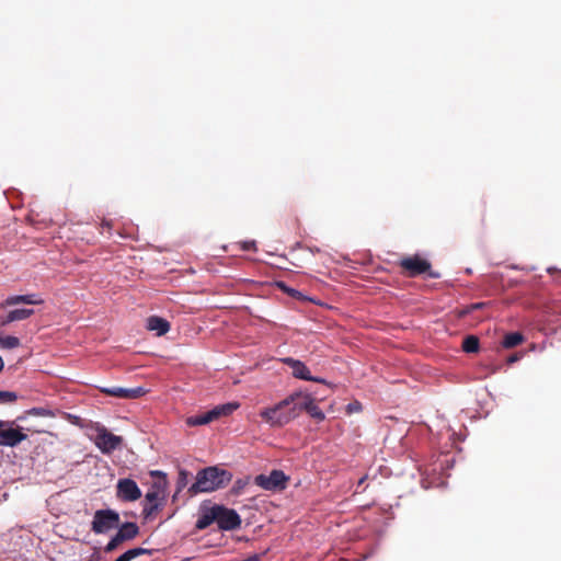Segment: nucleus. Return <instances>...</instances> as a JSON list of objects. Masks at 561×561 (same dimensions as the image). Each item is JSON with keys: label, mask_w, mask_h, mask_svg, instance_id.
<instances>
[{"label": "nucleus", "mask_w": 561, "mask_h": 561, "mask_svg": "<svg viewBox=\"0 0 561 561\" xmlns=\"http://www.w3.org/2000/svg\"><path fill=\"white\" fill-rule=\"evenodd\" d=\"M298 394L290 393L274 405L262 409L259 413L262 421L272 428L284 427L298 416L296 399Z\"/></svg>", "instance_id": "1"}, {"label": "nucleus", "mask_w": 561, "mask_h": 561, "mask_svg": "<svg viewBox=\"0 0 561 561\" xmlns=\"http://www.w3.org/2000/svg\"><path fill=\"white\" fill-rule=\"evenodd\" d=\"M231 480L230 471L217 466L207 467L197 472L196 481L188 488V492L191 495L214 492L228 485Z\"/></svg>", "instance_id": "2"}, {"label": "nucleus", "mask_w": 561, "mask_h": 561, "mask_svg": "<svg viewBox=\"0 0 561 561\" xmlns=\"http://www.w3.org/2000/svg\"><path fill=\"white\" fill-rule=\"evenodd\" d=\"M150 476L154 478V480L145 495L146 501L149 503V505L144 507L146 517L151 516L162 507L168 486L167 474L164 472L152 470L150 471Z\"/></svg>", "instance_id": "3"}, {"label": "nucleus", "mask_w": 561, "mask_h": 561, "mask_svg": "<svg viewBox=\"0 0 561 561\" xmlns=\"http://www.w3.org/2000/svg\"><path fill=\"white\" fill-rule=\"evenodd\" d=\"M239 407L240 404L238 402H227L219 404L205 413L187 417L186 424L188 426L206 425L221 416H228L232 414L236 410L239 409Z\"/></svg>", "instance_id": "4"}, {"label": "nucleus", "mask_w": 561, "mask_h": 561, "mask_svg": "<svg viewBox=\"0 0 561 561\" xmlns=\"http://www.w3.org/2000/svg\"><path fill=\"white\" fill-rule=\"evenodd\" d=\"M119 514L111 508L98 510L93 515L91 530L94 534H106L119 526Z\"/></svg>", "instance_id": "5"}, {"label": "nucleus", "mask_w": 561, "mask_h": 561, "mask_svg": "<svg viewBox=\"0 0 561 561\" xmlns=\"http://www.w3.org/2000/svg\"><path fill=\"white\" fill-rule=\"evenodd\" d=\"M399 265L405 271L407 275L410 277H415L424 273H427V275L431 278L440 277V274L438 272H434L431 270V263L419 255L403 257L400 261Z\"/></svg>", "instance_id": "6"}, {"label": "nucleus", "mask_w": 561, "mask_h": 561, "mask_svg": "<svg viewBox=\"0 0 561 561\" xmlns=\"http://www.w3.org/2000/svg\"><path fill=\"white\" fill-rule=\"evenodd\" d=\"M289 477L282 470H272L270 474H259L254 478V483L265 491L279 492L287 488Z\"/></svg>", "instance_id": "7"}, {"label": "nucleus", "mask_w": 561, "mask_h": 561, "mask_svg": "<svg viewBox=\"0 0 561 561\" xmlns=\"http://www.w3.org/2000/svg\"><path fill=\"white\" fill-rule=\"evenodd\" d=\"M27 438L22 428L14 427L13 422L0 420V446L15 447Z\"/></svg>", "instance_id": "8"}, {"label": "nucleus", "mask_w": 561, "mask_h": 561, "mask_svg": "<svg viewBox=\"0 0 561 561\" xmlns=\"http://www.w3.org/2000/svg\"><path fill=\"white\" fill-rule=\"evenodd\" d=\"M139 534V527L136 523L126 522L118 527L115 536L111 538V540L104 547V551L106 553L112 552L118 548V546L124 541H129L137 537Z\"/></svg>", "instance_id": "9"}, {"label": "nucleus", "mask_w": 561, "mask_h": 561, "mask_svg": "<svg viewBox=\"0 0 561 561\" xmlns=\"http://www.w3.org/2000/svg\"><path fill=\"white\" fill-rule=\"evenodd\" d=\"M217 519L216 523L220 530L229 531L234 530L241 526L240 515L232 508H228L224 505H217Z\"/></svg>", "instance_id": "10"}, {"label": "nucleus", "mask_w": 561, "mask_h": 561, "mask_svg": "<svg viewBox=\"0 0 561 561\" xmlns=\"http://www.w3.org/2000/svg\"><path fill=\"white\" fill-rule=\"evenodd\" d=\"M298 394L296 401V408H298V415L306 411L312 419L321 422L325 419L324 413L318 407L314 399L309 393H304L300 391L294 392Z\"/></svg>", "instance_id": "11"}, {"label": "nucleus", "mask_w": 561, "mask_h": 561, "mask_svg": "<svg viewBox=\"0 0 561 561\" xmlns=\"http://www.w3.org/2000/svg\"><path fill=\"white\" fill-rule=\"evenodd\" d=\"M94 443L103 454H111L119 448L123 439L121 436L108 432L105 427H101L98 428Z\"/></svg>", "instance_id": "12"}, {"label": "nucleus", "mask_w": 561, "mask_h": 561, "mask_svg": "<svg viewBox=\"0 0 561 561\" xmlns=\"http://www.w3.org/2000/svg\"><path fill=\"white\" fill-rule=\"evenodd\" d=\"M116 496L123 502H135L141 497V490L133 479L123 478L117 481Z\"/></svg>", "instance_id": "13"}, {"label": "nucleus", "mask_w": 561, "mask_h": 561, "mask_svg": "<svg viewBox=\"0 0 561 561\" xmlns=\"http://www.w3.org/2000/svg\"><path fill=\"white\" fill-rule=\"evenodd\" d=\"M100 391L106 396L121 399H136L146 393L142 387L123 388V387H100Z\"/></svg>", "instance_id": "14"}, {"label": "nucleus", "mask_w": 561, "mask_h": 561, "mask_svg": "<svg viewBox=\"0 0 561 561\" xmlns=\"http://www.w3.org/2000/svg\"><path fill=\"white\" fill-rule=\"evenodd\" d=\"M284 363L293 369V376L298 379L324 382V379L311 376L309 368L298 359L287 357L284 359Z\"/></svg>", "instance_id": "15"}, {"label": "nucleus", "mask_w": 561, "mask_h": 561, "mask_svg": "<svg viewBox=\"0 0 561 561\" xmlns=\"http://www.w3.org/2000/svg\"><path fill=\"white\" fill-rule=\"evenodd\" d=\"M44 300L35 294H27V295H13L7 297L2 304V308L20 305V304H26V305H41Z\"/></svg>", "instance_id": "16"}, {"label": "nucleus", "mask_w": 561, "mask_h": 561, "mask_svg": "<svg viewBox=\"0 0 561 561\" xmlns=\"http://www.w3.org/2000/svg\"><path fill=\"white\" fill-rule=\"evenodd\" d=\"M217 511L216 504L209 507H201L198 518L195 524L197 530L206 529L213 523H216Z\"/></svg>", "instance_id": "17"}, {"label": "nucleus", "mask_w": 561, "mask_h": 561, "mask_svg": "<svg viewBox=\"0 0 561 561\" xmlns=\"http://www.w3.org/2000/svg\"><path fill=\"white\" fill-rule=\"evenodd\" d=\"M146 327L149 331H154L158 336L167 334L170 330L169 321L158 316L149 317Z\"/></svg>", "instance_id": "18"}, {"label": "nucleus", "mask_w": 561, "mask_h": 561, "mask_svg": "<svg viewBox=\"0 0 561 561\" xmlns=\"http://www.w3.org/2000/svg\"><path fill=\"white\" fill-rule=\"evenodd\" d=\"M34 313L33 309L19 308L8 312L5 319L2 320V324H8L15 321H21L30 318Z\"/></svg>", "instance_id": "19"}, {"label": "nucleus", "mask_w": 561, "mask_h": 561, "mask_svg": "<svg viewBox=\"0 0 561 561\" xmlns=\"http://www.w3.org/2000/svg\"><path fill=\"white\" fill-rule=\"evenodd\" d=\"M142 554H151V550L146 548H133L127 551H125L123 554H121L117 559L114 561H131Z\"/></svg>", "instance_id": "20"}, {"label": "nucleus", "mask_w": 561, "mask_h": 561, "mask_svg": "<svg viewBox=\"0 0 561 561\" xmlns=\"http://www.w3.org/2000/svg\"><path fill=\"white\" fill-rule=\"evenodd\" d=\"M524 341V335L519 332H511V333H507L505 334L503 341H502V346L504 348H513L517 345H519L520 343H523Z\"/></svg>", "instance_id": "21"}, {"label": "nucleus", "mask_w": 561, "mask_h": 561, "mask_svg": "<svg viewBox=\"0 0 561 561\" xmlns=\"http://www.w3.org/2000/svg\"><path fill=\"white\" fill-rule=\"evenodd\" d=\"M250 480L249 476L237 479L231 488V494L236 496L241 495L244 489L250 484Z\"/></svg>", "instance_id": "22"}, {"label": "nucleus", "mask_w": 561, "mask_h": 561, "mask_svg": "<svg viewBox=\"0 0 561 561\" xmlns=\"http://www.w3.org/2000/svg\"><path fill=\"white\" fill-rule=\"evenodd\" d=\"M462 350L466 353H476L479 350V339L474 335H468L462 342Z\"/></svg>", "instance_id": "23"}, {"label": "nucleus", "mask_w": 561, "mask_h": 561, "mask_svg": "<svg viewBox=\"0 0 561 561\" xmlns=\"http://www.w3.org/2000/svg\"><path fill=\"white\" fill-rule=\"evenodd\" d=\"M27 415H32V416H43V417H54L55 416V412L48 408H44V407H36V408H32L30 410H27L25 412Z\"/></svg>", "instance_id": "24"}, {"label": "nucleus", "mask_w": 561, "mask_h": 561, "mask_svg": "<svg viewBox=\"0 0 561 561\" xmlns=\"http://www.w3.org/2000/svg\"><path fill=\"white\" fill-rule=\"evenodd\" d=\"M20 345V340L12 335L0 336V347L12 350Z\"/></svg>", "instance_id": "25"}, {"label": "nucleus", "mask_w": 561, "mask_h": 561, "mask_svg": "<svg viewBox=\"0 0 561 561\" xmlns=\"http://www.w3.org/2000/svg\"><path fill=\"white\" fill-rule=\"evenodd\" d=\"M18 400V394L14 391L0 390V404L12 403Z\"/></svg>", "instance_id": "26"}, {"label": "nucleus", "mask_w": 561, "mask_h": 561, "mask_svg": "<svg viewBox=\"0 0 561 561\" xmlns=\"http://www.w3.org/2000/svg\"><path fill=\"white\" fill-rule=\"evenodd\" d=\"M188 472L185 469H181L179 471V477L176 481L178 492L184 489L187 484Z\"/></svg>", "instance_id": "27"}, {"label": "nucleus", "mask_w": 561, "mask_h": 561, "mask_svg": "<svg viewBox=\"0 0 561 561\" xmlns=\"http://www.w3.org/2000/svg\"><path fill=\"white\" fill-rule=\"evenodd\" d=\"M240 249L242 251H251V250H256V244H255V241L254 240H250V241H242L240 242Z\"/></svg>", "instance_id": "28"}, {"label": "nucleus", "mask_w": 561, "mask_h": 561, "mask_svg": "<svg viewBox=\"0 0 561 561\" xmlns=\"http://www.w3.org/2000/svg\"><path fill=\"white\" fill-rule=\"evenodd\" d=\"M278 286L284 290L286 291L287 294H289L291 297H300L301 294L294 289V288H289L287 287L284 283H278Z\"/></svg>", "instance_id": "29"}, {"label": "nucleus", "mask_w": 561, "mask_h": 561, "mask_svg": "<svg viewBox=\"0 0 561 561\" xmlns=\"http://www.w3.org/2000/svg\"><path fill=\"white\" fill-rule=\"evenodd\" d=\"M346 409L348 413L359 412L362 411V404L358 401L351 402Z\"/></svg>", "instance_id": "30"}, {"label": "nucleus", "mask_w": 561, "mask_h": 561, "mask_svg": "<svg viewBox=\"0 0 561 561\" xmlns=\"http://www.w3.org/2000/svg\"><path fill=\"white\" fill-rule=\"evenodd\" d=\"M520 357H522V355H520V354H514V355H511V356L507 358V363H508V364H513V363H515V362L519 360V359H520Z\"/></svg>", "instance_id": "31"}, {"label": "nucleus", "mask_w": 561, "mask_h": 561, "mask_svg": "<svg viewBox=\"0 0 561 561\" xmlns=\"http://www.w3.org/2000/svg\"><path fill=\"white\" fill-rule=\"evenodd\" d=\"M102 228H107L108 230L112 228V224L108 220H103L101 224Z\"/></svg>", "instance_id": "32"}, {"label": "nucleus", "mask_w": 561, "mask_h": 561, "mask_svg": "<svg viewBox=\"0 0 561 561\" xmlns=\"http://www.w3.org/2000/svg\"><path fill=\"white\" fill-rule=\"evenodd\" d=\"M484 306V302H477L471 306V309H480Z\"/></svg>", "instance_id": "33"}, {"label": "nucleus", "mask_w": 561, "mask_h": 561, "mask_svg": "<svg viewBox=\"0 0 561 561\" xmlns=\"http://www.w3.org/2000/svg\"><path fill=\"white\" fill-rule=\"evenodd\" d=\"M3 367H4V363H3L2 357L0 356V373L2 371Z\"/></svg>", "instance_id": "34"}, {"label": "nucleus", "mask_w": 561, "mask_h": 561, "mask_svg": "<svg viewBox=\"0 0 561 561\" xmlns=\"http://www.w3.org/2000/svg\"><path fill=\"white\" fill-rule=\"evenodd\" d=\"M366 480V476L360 478L359 481H358V486L362 485L364 483V481Z\"/></svg>", "instance_id": "35"}]
</instances>
